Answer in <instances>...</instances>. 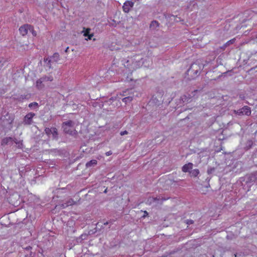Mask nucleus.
Listing matches in <instances>:
<instances>
[{"label":"nucleus","instance_id":"1","mask_svg":"<svg viewBox=\"0 0 257 257\" xmlns=\"http://www.w3.org/2000/svg\"><path fill=\"white\" fill-rule=\"evenodd\" d=\"M203 67L204 65L202 64L197 61L191 64L188 69L187 73L192 79H194L199 75L201 70L203 69Z\"/></svg>","mask_w":257,"mask_h":257},{"label":"nucleus","instance_id":"2","mask_svg":"<svg viewBox=\"0 0 257 257\" xmlns=\"http://www.w3.org/2000/svg\"><path fill=\"white\" fill-rule=\"evenodd\" d=\"M74 122L71 120L64 121L62 123V128L63 132L71 136H75L77 132L74 128Z\"/></svg>","mask_w":257,"mask_h":257},{"label":"nucleus","instance_id":"3","mask_svg":"<svg viewBox=\"0 0 257 257\" xmlns=\"http://www.w3.org/2000/svg\"><path fill=\"white\" fill-rule=\"evenodd\" d=\"M2 120V125L7 129L10 130L12 128V124L14 120V116L13 114L7 112L5 115H3L1 118Z\"/></svg>","mask_w":257,"mask_h":257},{"label":"nucleus","instance_id":"4","mask_svg":"<svg viewBox=\"0 0 257 257\" xmlns=\"http://www.w3.org/2000/svg\"><path fill=\"white\" fill-rule=\"evenodd\" d=\"M19 31L23 36H25L30 34H32L33 36H36L37 35V33L34 30L33 26L29 24H25L20 27L19 28Z\"/></svg>","mask_w":257,"mask_h":257},{"label":"nucleus","instance_id":"5","mask_svg":"<svg viewBox=\"0 0 257 257\" xmlns=\"http://www.w3.org/2000/svg\"><path fill=\"white\" fill-rule=\"evenodd\" d=\"M233 113L239 116L243 115L249 116L251 113V109L249 106H244L238 110H234Z\"/></svg>","mask_w":257,"mask_h":257},{"label":"nucleus","instance_id":"6","mask_svg":"<svg viewBox=\"0 0 257 257\" xmlns=\"http://www.w3.org/2000/svg\"><path fill=\"white\" fill-rule=\"evenodd\" d=\"M133 90L132 89H131L126 90L125 91H123V92H122L123 96H126L127 95L129 94V96H126L122 99V101L123 102H125V103H127L130 102L131 101H132V100L134 98V95H133Z\"/></svg>","mask_w":257,"mask_h":257},{"label":"nucleus","instance_id":"7","mask_svg":"<svg viewBox=\"0 0 257 257\" xmlns=\"http://www.w3.org/2000/svg\"><path fill=\"white\" fill-rule=\"evenodd\" d=\"M35 115V114L33 112L28 113L24 117L23 119V123L25 125H30L33 122V118Z\"/></svg>","mask_w":257,"mask_h":257},{"label":"nucleus","instance_id":"8","mask_svg":"<svg viewBox=\"0 0 257 257\" xmlns=\"http://www.w3.org/2000/svg\"><path fill=\"white\" fill-rule=\"evenodd\" d=\"M14 141L13 138L12 137H5L2 140L1 145L3 147H5L6 146H11L14 144Z\"/></svg>","mask_w":257,"mask_h":257},{"label":"nucleus","instance_id":"9","mask_svg":"<svg viewBox=\"0 0 257 257\" xmlns=\"http://www.w3.org/2000/svg\"><path fill=\"white\" fill-rule=\"evenodd\" d=\"M134 6V3L132 1H126L122 6L123 11L125 13H128L130 9Z\"/></svg>","mask_w":257,"mask_h":257},{"label":"nucleus","instance_id":"10","mask_svg":"<svg viewBox=\"0 0 257 257\" xmlns=\"http://www.w3.org/2000/svg\"><path fill=\"white\" fill-rule=\"evenodd\" d=\"M194 96H195V94L191 95V94L187 93V94H184L183 96H182L180 97V100L183 103H184V102L188 103V102L191 101L192 97Z\"/></svg>","mask_w":257,"mask_h":257},{"label":"nucleus","instance_id":"11","mask_svg":"<svg viewBox=\"0 0 257 257\" xmlns=\"http://www.w3.org/2000/svg\"><path fill=\"white\" fill-rule=\"evenodd\" d=\"M159 26H160L159 23L156 20H154L151 22L150 25V28L151 30L152 31H157V30H158V28H159Z\"/></svg>","mask_w":257,"mask_h":257},{"label":"nucleus","instance_id":"12","mask_svg":"<svg viewBox=\"0 0 257 257\" xmlns=\"http://www.w3.org/2000/svg\"><path fill=\"white\" fill-rule=\"evenodd\" d=\"M90 29H89V28L85 29L84 28V30L83 31V32L84 33L83 35L84 37H87V39H86V40H91L92 39V37L93 36V33L90 34Z\"/></svg>","mask_w":257,"mask_h":257},{"label":"nucleus","instance_id":"13","mask_svg":"<svg viewBox=\"0 0 257 257\" xmlns=\"http://www.w3.org/2000/svg\"><path fill=\"white\" fill-rule=\"evenodd\" d=\"M193 166V164L192 163L186 164L182 167V171L184 173H190V170L192 169Z\"/></svg>","mask_w":257,"mask_h":257},{"label":"nucleus","instance_id":"14","mask_svg":"<svg viewBox=\"0 0 257 257\" xmlns=\"http://www.w3.org/2000/svg\"><path fill=\"white\" fill-rule=\"evenodd\" d=\"M253 145V143L252 141L250 140H248L246 141V142L245 144V146L244 147V149L245 151H248V150L250 149L252 146Z\"/></svg>","mask_w":257,"mask_h":257},{"label":"nucleus","instance_id":"15","mask_svg":"<svg viewBox=\"0 0 257 257\" xmlns=\"http://www.w3.org/2000/svg\"><path fill=\"white\" fill-rule=\"evenodd\" d=\"M51 135H52V139L55 140H58V130L56 127H52V131Z\"/></svg>","mask_w":257,"mask_h":257},{"label":"nucleus","instance_id":"16","mask_svg":"<svg viewBox=\"0 0 257 257\" xmlns=\"http://www.w3.org/2000/svg\"><path fill=\"white\" fill-rule=\"evenodd\" d=\"M44 82L43 79L41 78L39 79L36 81V87L38 89H40L44 87V84L43 83Z\"/></svg>","mask_w":257,"mask_h":257},{"label":"nucleus","instance_id":"17","mask_svg":"<svg viewBox=\"0 0 257 257\" xmlns=\"http://www.w3.org/2000/svg\"><path fill=\"white\" fill-rule=\"evenodd\" d=\"M97 163V161L95 160H92L89 162H88L86 164V167L87 168L91 167H94L95 166Z\"/></svg>","mask_w":257,"mask_h":257},{"label":"nucleus","instance_id":"18","mask_svg":"<svg viewBox=\"0 0 257 257\" xmlns=\"http://www.w3.org/2000/svg\"><path fill=\"white\" fill-rule=\"evenodd\" d=\"M50 59L54 62H57L59 60V54L58 53H55Z\"/></svg>","mask_w":257,"mask_h":257},{"label":"nucleus","instance_id":"19","mask_svg":"<svg viewBox=\"0 0 257 257\" xmlns=\"http://www.w3.org/2000/svg\"><path fill=\"white\" fill-rule=\"evenodd\" d=\"M256 181L255 178L253 176V174H251L247 178V181L246 182L247 183H251L253 182H255Z\"/></svg>","mask_w":257,"mask_h":257},{"label":"nucleus","instance_id":"20","mask_svg":"<svg viewBox=\"0 0 257 257\" xmlns=\"http://www.w3.org/2000/svg\"><path fill=\"white\" fill-rule=\"evenodd\" d=\"M199 170L197 169H196L190 172V173L192 176L197 177L199 174Z\"/></svg>","mask_w":257,"mask_h":257},{"label":"nucleus","instance_id":"21","mask_svg":"<svg viewBox=\"0 0 257 257\" xmlns=\"http://www.w3.org/2000/svg\"><path fill=\"white\" fill-rule=\"evenodd\" d=\"M44 82L47 81H52L53 80V78L52 76H45L42 77Z\"/></svg>","mask_w":257,"mask_h":257},{"label":"nucleus","instance_id":"22","mask_svg":"<svg viewBox=\"0 0 257 257\" xmlns=\"http://www.w3.org/2000/svg\"><path fill=\"white\" fill-rule=\"evenodd\" d=\"M235 41V39L233 38L232 39L230 40L229 41H227L226 43L224 44V47H228L230 45L233 44Z\"/></svg>","mask_w":257,"mask_h":257},{"label":"nucleus","instance_id":"23","mask_svg":"<svg viewBox=\"0 0 257 257\" xmlns=\"http://www.w3.org/2000/svg\"><path fill=\"white\" fill-rule=\"evenodd\" d=\"M39 106L38 103L36 102L31 103L29 104V107L30 108H36Z\"/></svg>","mask_w":257,"mask_h":257},{"label":"nucleus","instance_id":"24","mask_svg":"<svg viewBox=\"0 0 257 257\" xmlns=\"http://www.w3.org/2000/svg\"><path fill=\"white\" fill-rule=\"evenodd\" d=\"M7 62V60L3 57H0V69H1L4 64Z\"/></svg>","mask_w":257,"mask_h":257},{"label":"nucleus","instance_id":"25","mask_svg":"<svg viewBox=\"0 0 257 257\" xmlns=\"http://www.w3.org/2000/svg\"><path fill=\"white\" fill-rule=\"evenodd\" d=\"M52 131V127L51 128L46 127L45 129V132L46 134V135L48 136H49L50 135H51Z\"/></svg>","mask_w":257,"mask_h":257},{"label":"nucleus","instance_id":"26","mask_svg":"<svg viewBox=\"0 0 257 257\" xmlns=\"http://www.w3.org/2000/svg\"><path fill=\"white\" fill-rule=\"evenodd\" d=\"M156 100V98L153 97L152 100L150 101V103H155L156 105H160L161 104V101L157 100L158 102H155V100Z\"/></svg>","mask_w":257,"mask_h":257},{"label":"nucleus","instance_id":"27","mask_svg":"<svg viewBox=\"0 0 257 257\" xmlns=\"http://www.w3.org/2000/svg\"><path fill=\"white\" fill-rule=\"evenodd\" d=\"M215 170V168L214 167H208L207 173L208 175L212 174Z\"/></svg>","mask_w":257,"mask_h":257},{"label":"nucleus","instance_id":"28","mask_svg":"<svg viewBox=\"0 0 257 257\" xmlns=\"http://www.w3.org/2000/svg\"><path fill=\"white\" fill-rule=\"evenodd\" d=\"M35 252L30 251L29 253H26L24 257H35Z\"/></svg>","mask_w":257,"mask_h":257},{"label":"nucleus","instance_id":"29","mask_svg":"<svg viewBox=\"0 0 257 257\" xmlns=\"http://www.w3.org/2000/svg\"><path fill=\"white\" fill-rule=\"evenodd\" d=\"M67 205L68 206H69V205H74V204H75L76 203L75 201H74L73 200V199H69L68 201H67Z\"/></svg>","mask_w":257,"mask_h":257},{"label":"nucleus","instance_id":"30","mask_svg":"<svg viewBox=\"0 0 257 257\" xmlns=\"http://www.w3.org/2000/svg\"><path fill=\"white\" fill-rule=\"evenodd\" d=\"M109 25L111 26H112V27H116L117 23L116 22V21L114 20H111V22H109Z\"/></svg>","mask_w":257,"mask_h":257},{"label":"nucleus","instance_id":"31","mask_svg":"<svg viewBox=\"0 0 257 257\" xmlns=\"http://www.w3.org/2000/svg\"><path fill=\"white\" fill-rule=\"evenodd\" d=\"M23 249L26 251H28V252H29L30 251H32V247L29 245L26 247H24Z\"/></svg>","mask_w":257,"mask_h":257},{"label":"nucleus","instance_id":"32","mask_svg":"<svg viewBox=\"0 0 257 257\" xmlns=\"http://www.w3.org/2000/svg\"><path fill=\"white\" fill-rule=\"evenodd\" d=\"M52 62H53V61H52V60H51L50 59V60H48V62H47L46 66L48 67H49V68H51V63Z\"/></svg>","mask_w":257,"mask_h":257},{"label":"nucleus","instance_id":"33","mask_svg":"<svg viewBox=\"0 0 257 257\" xmlns=\"http://www.w3.org/2000/svg\"><path fill=\"white\" fill-rule=\"evenodd\" d=\"M14 143H16V144H18L19 145V147H20V145H22V144L17 139L13 138Z\"/></svg>","mask_w":257,"mask_h":257},{"label":"nucleus","instance_id":"34","mask_svg":"<svg viewBox=\"0 0 257 257\" xmlns=\"http://www.w3.org/2000/svg\"><path fill=\"white\" fill-rule=\"evenodd\" d=\"M186 223L188 225H190V224H193L194 223V221L193 220H191V219H187V220H186Z\"/></svg>","mask_w":257,"mask_h":257},{"label":"nucleus","instance_id":"35","mask_svg":"<svg viewBox=\"0 0 257 257\" xmlns=\"http://www.w3.org/2000/svg\"><path fill=\"white\" fill-rule=\"evenodd\" d=\"M26 98V96L25 95H21L19 97L17 98V100H18L19 101H21V100H23L24 99Z\"/></svg>","mask_w":257,"mask_h":257},{"label":"nucleus","instance_id":"36","mask_svg":"<svg viewBox=\"0 0 257 257\" xmlns=\"http://www.w3.org/2000/svg\"><path fill=\"white\" fill-rule=\"evenodd\" d=\"M128 134V132H127V131H122V132H120V135L121 136H123V135H126V134Z\"/></svg>","mask_w":257,"mask_h":257},{"label":"nucleus","instance_id":"37","mask_svg":"<svg viewBox=\"0 0 257 257\" xmlns=\"http://www.w3.org/2000/svg\"><path fill=\"white\" fill-rule=\"evenodd\" d=\"M61 206H62L63 208H66V207H68V205H67V202H66V203H64L62 204H61Z\"/></svg>","mask_w":257,"mask_h":257},{"label":"nucleus","instance_id":"38","mask_svg":"<svg viewBox=\"0 0 257 257\" xmlns=\"http://www.w3.org/2000/svg\"><path fill=\"white\" fill-rule=\"evenodd\" d=\"M112 154V153L111 151H109L105 153V155L107 156H109L111 155Z\"/></svg>","mask_w":257,"mask_h":257},{"label":"nucleus","instance_id":"39","mask_svg":"<svg viewBox=\"0 0 257 257\" xmlns=\"http://www.w3.org/2000/svg\"><path fill=\"white\" fill-rule=\"evenodd\" d=\"M254 177L255 178V180L257 181V172H254L252 173Z\"/></svg>","mask_w":257,"mask_h":257},{"label":"nucleus","instance_id":"40","mask_svg":"<svg viewBox=\"0 0 257 257\" xmlns=\"http://www.w3.org/2000/svg\"><path fill=\"white\" fill-rule=\"evenodd\" d=\"M227 48V47H224V44L220 47V49L222 50V51H224L226 48Z\"/></svg>","mask_w":257,"mask_h":257},{"label":"nucleus","instance_id":"41","mask_svg":"<svg viewBox=\"0 0 257 257\" xmlns=\"http://www.w3.org/2000/svg\"><path fill=\"white\" fill-rule=\"evenodd\" d=\"M50 58H49V57H48V58H44V61L47 63V62H48V60H50Z\"/></svg>","mask_w":257,"mask_h":257},{"label":"nucleus","instance_id":"42","mask_svg":"<svg viewBox=\"0 0 257 257\" xmlns=\"http://www.w3.org/2000/svg\"><path fill=\"white\" fill-rule=\"evenodd\" d=\"M153 200L154 201H157L160 200V198H158L157 197L153 198Z\"/></svg>","mask_w":257,"mask_h":257},{"label":"nucleus","instance_id":"43","mask_svg":"<svg viewBox=\"0 0 257 257\" xmlns=\"http://www.w3.org/2000/svg\"><path fill=\"white\" fill-rule=\"evenodd\" d=\"M147 215H148V213L147 212V211H144V215L143 217H145V216H147Z\"/></svg>","mask_w":257,"mask_h":257},{"label":"nucleus","instance_id":"44","mask_svg":"<svg viewBox=\"0 0 257 257\" xmlns=\"http://www.w3.org/2000/svg\"><path fill=\"white\" fill-rule=\"evenodd\" d=\"M114 100V98H113L112 97L110 98L107 102H111V100Z\"/></svg>","mask_w":257,"mask_h":257},{"label":"nucleus","instance_id":"45","mask_svg":"<svg viewBox=\"0 0 257 257\" xmlns=\"http://www.w3.org/2000/svg\"><path fill=\"white\" fill-rule=\"evenodd\" d=\"M198 91V90H197V89H196V90H194L192 92V93H197Z\"/></svg>","mask_w":257,"mask_h":257},{"label":"nucleus","instance_id":"46","mask_svg":"<svg viewBox=\"0 0 257 257\" xmlns=\"http://www.w3.org/2000/svg\"><path fill=\"white\" fill-rule=\"evenodd\" d=\"M210 178H209V177L207 178V179H206V180L208 182L210 181Z\"/></svg>","mask_w":257,"mask_h":257},{"label":"nucleus","instance_id":"47","mask_svg":"<svg viewBox=\"0 0 257 257\" xmlns=\"http://www.w3.org/2000/svg\"><path fill=\"white\" fill-rule=\"evenodd\" d=\"M68 49H69V47H67V48H66V49H65V52H68Z\"/></svg>","mask_w":257,"mask_h":257},{"label":"nucleus","instance_id":"48","mask_svg":"<svg viewBox=\"0 0 257 257\" xmlns=\"http://www.w3.org/2000/svg\"><path fill=\"white\" fill-rule=\"evenodd\" d=\"M108 224V222H107V221H106V222H104V223H103V224H104V225H107V224Z\"/></svg>","mask_w":257,"mask_h":257},{"label":"nucleus","instance_id":"49","mask_svg":"<svg viewBox=\"0 0 257 257\" xmlns=\"http://www.w3.org/2000/svg\"><path fill=\"white\" fill-rule=\"evenodd\" d=\"M107 192V189H105L104 191V193H106Z\"/></svg>","mask_w":257,"mask_h":257},{"label":"nucleus","instance_id":"50","mask_svg":"<svg viewBox=\"0 0 257 257\" xmlns=\"http://www.w3.org/2000/svg\"><path fill=\"white\" fill-rule=\"evenodd\" d=\"M234 257H236V256H237L236 254H234Z\"/></svg>","mask_w":257,"mask_h":257},{"label":"nucleus","instance_id":"51","mask_svg":"<svg viewBox=\"0 0 257 257\" xmlns=\"http://www.w3.org/2000/svg\"><path fill=\"white\" fill-rule=\"evenodd\" d=\"M228 72V71L225 72L223 73V74H226Z\"/></svg>","mask_w":257,"mask_h":257},{"label":"nucleus","instance_id":"52","mask_svg":"<svg viewBox=\"0 0 257 257\" xmlns=\"http://www.w3.org/2000/svg\"><path fill=\"white\" fill-rule=\"evenodd\" d=\"M255 135H257V131L255 132Z\"/></svg>","mask_w":257,"mask_h":257},{"label":"nucleus","instance_id":"53","mask_svg":"<svg viewBox=\"0 0 257 257\" xmlns=\"http://www.w3.org/2000/svg\"><path fill=\"white\" fill-rule=\"evenodd\" d=\"M162 200H166V199H165V198H164V199H162Z\"/></svg>","mask_w":257,"mask_h":257},{"label":"nucleus","instance_id":"54","mask_svg":"<svg viewBox=\"0 0 257 257\" xmlns=\"http://www.w3.org/2000/svg\"><path fill=\"white\" fill-rule=\"evenodd\" d=\"M29 253V252H28V251H27V252H26V253Z\"/></svg>","mask_w":257,"mask_h":257}]
</instances>
